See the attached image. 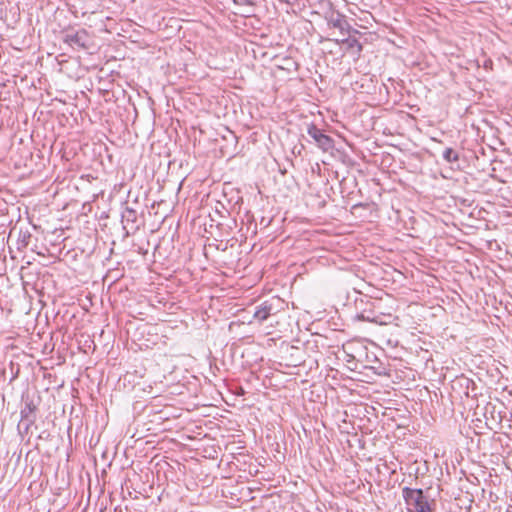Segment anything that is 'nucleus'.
I'll list each match as a JSON object with an SVG mask.
<instances>
[{
  "mask_svg": "<svg viewBox=\"0 0 512 512\" xmlns=\"http://www.w3.org/2000/svg\"><path fill=\"white\" fill-rule=\"evenodd\" d=\"M402 496L409 512H432L435 501L425 495L422 489L404 487Z\"/></svg>",
  "mask_w": 512,
  "mask_h": 512,
  "instance_id": "nucleus-1",
  "label": "nucleus"
},
{
  "mask_svg": "<svg viewBox=\"0 0 512 512\" xmlns=\"http://www.w3.org/2000/svg\"><path fill=\"white\" fill-rule=\"evenodd\" d=\"M63 40L74 49H86L88 47V33L84 29L67 31Z\"/></svg>",
  "mask_w": 512,
  "mask_h": 512,
  "instance_id": "nucleus-2",
  "label": "nucleus"
},
{
  "mask_svg": "<svg viewBox=\"0 0 512 512\" xmlns=\"http://www.w3.org/2000/svg\"><path fill=\"white\" fill-rule=\"evenodd\" d=\"M308 135L316 142L317 146L323 151H329L334 147L333 139L324 134L316 125L311 124L307 129Z\"/></svg>",
  "mask_w": 512,
  "mask_h": 512,
  "instance_id": "nucleus-3",
  "label": "nucleus"
},
{
  "mask_svg": "<svg viewBox=\"0 0 512 512\" xmlns=\"http://www.w3.org/2000/svg\"><path fill=\"white\" fill-rule=\"evenodd\" d=\"M325 19L329 27L337 28L342 35H347L350 32L351 26L345 15L337 11H330L326 14Z\"/></svg>",
  "mask_w": 512,
  "mask_h": 512,
  "instance_id": "nucleus-4",
  "label": "nucleus"
},
{
  "mask_svg": "<svg viewBox=\"0 0 512 512\" xmlns=\"http://www.w3.org/2000/svg\"><path fill=\"white\" fill-rule=\"evenodd\" d=\"M137 212L133 208L125 207L121 213V221L125 236L135 233L139 226L137 225Z\"/></svg>",
  "mask_w": 512,
  "mask_h": 512,
  "instance_id": "nucleus-5",
  "label": "nucleus"
},
{
  "mask_svg": "<svg viewBox=\"0 0 512 512\" xmlns=\"http://www.w3.org/2000/svg\"><path fill=\"white\" fill-rule=\"evenodd\" d=\"M272 314H275L273 303L271 301H264L255 308L253 317L259 322H263Z\"/></svg>",
  "mask_w": 512,
  "mask_h": 512,
  "instance_id": "nucleus-6",
  "label": "nucleus"
},
{
  "mask_svg": "<svg viewBox=\"0 0 512 512\" xmlns=\"http://www.w3.org/2000/svg\"><path fill=\"white\" fill-rule=\"evenodd\" d=\"M443 159L448 163H453L459 160V155L452 148H446L443 152Z\"/></svg>",
  "mask_w": 512,
  "mask_h": 512,
  "instance_id": "nucleus-7",
  "label": "nucleus"
},
{
  "mask_svg": "<svg viewBox=\"0 0 512 512\" xmlns=\"http://www.w3.org/2000/svg\"><path fill=\"white\" fill-rule=\"evenodd\" d=\"M31 238V234L28 232L20 233L19 239H18V249L25 248L29 244V240Z\"/></svg>",
  "mask_w": 512,
  "mask_h": 512,
  "instance_id": "nucleus-8",
  "label": "nucleus"
},
{
  "mask_svg": "<svg viewBox=\"0 0 512 512\" xmlns=\"http://www.w3.org/2000/svg\"><path fill=\"white\" fill-rule=\"evenodd\" d=\"M35 407L32 402H27L25 406L21 409V417L22 419H28L30 415L33 413Z\"/></svg>",
  "mask_w": 512,
  "mask_h": 512,
  "instance_id": "nucleus-9",
  "label": "nucleus"
},
{
  "mask_svg": "<svg viewBox=\"0 0 512 512\" xmlns=\"http://www.w3.org/2000/svg\"><path fill=\"white\" fill-rule=\"evenodd\" d=\"M336 42H341L347 44L350 48L357 47L358 51L362 50V45L360 42L355 38H344L340 41L336 40Z\"/></svg>",
  "mask_w": 512,
  "mask_h": 512,
  "instance_id": "nucleus-10",
  "label": "nucleus"
},
{
  "mask_svg": "<svg viewBox=\"0 0 512 512\" xmlns=\"http://www.w3.org/2000/svg\"><path fill=\"white\" fill-rule=\"evenodd\" d=\"M234 4L239 6H254L255 0H232Z\"/></svg>",
  "mask_w": 512,
  "mask_h": 512,
  "instance_id": "nucleus-11",
  "label": "nucleus"
}]
</instances>
